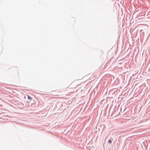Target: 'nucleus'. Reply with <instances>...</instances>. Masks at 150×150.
Wrapping results in <instances>:
<instances>
[{"instance_id": "1", "label": "nucleus", "mask_w": 150, "mask_h": 150, "mask_svg": "<svg viewBox=\"0 0 150 150\" xmlns=\"http://www.w3.org/2000/svg\"><path fill=\"white\" fill-rule=\"evenodd\" d=\"M28 99H30V100L32 99V98L28 95Z\"/></svg>"}, {"instance_id": "2", "label": "nucleus", "mask_w": 150, "mask_h": 150, "mask_svg": "<svg viewBox=\"0 0 150 150\" xmlns=\"http://www.w3.org/2000/svg\"><path fill=\"white\" fill-rule=\"evenodd\" d=\"M108 143H110V144L111 143L112 141H111V140H110V139H109L108 140Z\"/></svg>"}, {"instance_id": "3", "label": "nucleus", "mask_w": 150, "mask_h": 150, "mask_svg": "<svg viewBox=\"0 0 150 150\" xmlns=\"http://www.w3.org/2000/svg\"><path fill=\"white\" fill-rule=\"evenodd\" d=\"M149 136H150V134H149Z\"/></svg>"}]
</instances>
